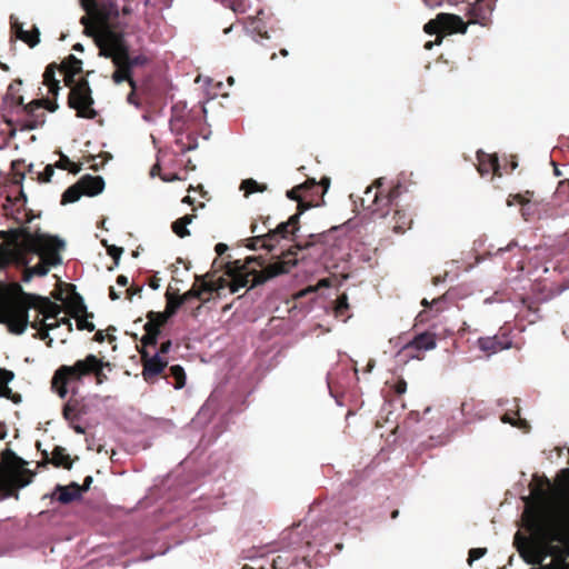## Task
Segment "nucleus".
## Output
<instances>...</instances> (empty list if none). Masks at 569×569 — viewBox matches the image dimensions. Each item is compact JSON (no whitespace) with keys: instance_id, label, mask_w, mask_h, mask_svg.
Masks as SVG:
<instances>
[{"instance_id":"1","label":"nucleus","mask_w":569,"mask_h":569,"mask_svg":"<svg viewBox=\"0 0 569 569\" xmlns=\"http://www.w3.org/2000/svg\"><path fill=\"white\" fill-rule=\"evenodd\" d=\"M320 237L321 234H310V241H307L303 244L297 243L295 246V250L289 249L288 251L283 252L278 261L268 264L260 271L254 269L250 270L248 264L257 261L258 264L262 267L263 260L261 258H248L246 262H241V260H234L228 261L226 263V274L230 277V281L223 277H219L214 280L212 279L213 274L210 272L206 273L204 276H197V281H203L208 296H212L213 293L219 296L221 290L226 288H229L231 293H234L241 288L248 286L249 288H254L274 277L288 273L291 268L298 263V251L310 247L318 239H320Z\"/></svg>"},{"instance_id":"2","label":"nucleus","mask_w":569,"mask_h":569,"mask_svg":"<svg viewBox=\"0 0 569 569\" xmlns=\"http://www.w3.org/2000/svg\"><path fill=\"white\" fill-rule=\"evenodd\" d=\"M0 236L14 246L18 263L26 266L22 273L24 282L33 276H46L50 266L61 263L60 251L64 242L56 236L32 233L28 227L1 231Z\"/></svg>"},{"instance_id":"3","label":"nucleus","mask_w":569,"mask_h":569,"mask_svg":"<svg viewBox=\"0 0 569 569\" xmlns=\"http://www.w3.org/2000/svg\"><path fill=\"white\" fill-rule=\"evenodd\" d=\"M528 530L538 545L537 551L530 558H526L529 563H540L546 557L551 556L553 563L569 569L566 562L569 557V547L556 543H566L567 535L555 518L545 511H537L528 522Z\"/></svg>"},{"instance_id":"4","label":"nucleus","mask_w":569,"mask_h":569,"mask_svg":"<svg viewBox=\"0 0 569 569\" xmlns=\"http://www.w3.org/2000/svg\"><path fill=\"white\" fill-rule=\"evenodd\" d=\"M104 369L112 370V365L89 353L83 359H78L73 365H62L53 373L51 387L57 395L63 399L69 391L77 395L79 386L86 378H93L97 386H101L109 380Z\"/></svg>"},{"instance_id":"5","label":"nucleus","mask_w":569,"mask_h":569,"mask_svg":"<svg viewBox=\"0 0 569 569\" xmlns=\"http://www.w3.org/2000/svg\"><path fill=\"white\" fill-rule=\"evenodd\" d=\"M37 295L23 290L20 283L12 282L0 288V323L14 335H22L29 323V310Z\"/></svg>"},{"instance_id":"6","label":"nucleus","mask_w":569,"mask_h":569,"mask_svg":"<svg viewBox=\"0 0 569 569\" xmlns=\"http://www.w3.org/2000/svg\"><path fill=\"white\" fill-rule=\"evenodd\" d=\"M330 186V179L323 177L320 181L308 178L303 183L288 190L286 196L297 201V211L303 213L306 210L319 207L325 203L323 197Z\"/></svg>"},{"instance_id":"7","label":"nucleus","mask_w":569,"mask_h":569,"mask_svg":"<svg viewBox=\"0 0 569 569\" xmlns=\"http://www.w3.org/2000/svg\"><path fill=\"white\" fill-rule=\"evenodd\" d=\"M381 186L382 179L380 178L376 180L372 186L367 187L361 198V206L363 209L370 210L373 214L388 216V212H385V208L393 203L397 204V199L401 198L408 190L407 187L397 182L387 193H383V191L379 190Z\"/></svg>"},{"instance_id":"8","label":"nucleus","mask_w":569,"mask_h":569,"mask_svg":"<svg viewBox=\"0 0 569 569\" xmlns=\"http://www.w3.org/2000/svg\"><path fill=\"white\" fill-rule=\"evenodd\" d=\"M93 103L89 81L86 78H80L68 94V107L76 110L79 118L94 119L98 112L93 109Z\"/></svg>"},{"instance_id":"9","label":"nucleus","mask_w":569,"mask_h":569,"mask_svg":"<svg viewBox=\"0 0 569 569\" xmlns=\"http://www.w3.org/2000/svg\"><path fill=\"white\" fill-rule=\"evenodd\" d=\"M142 365V377L146 382L154 383L160 377L163 378L168 359L159 353L151 355L148 350H138Z\"/></svg>"},{"instance_id":"10","label":"nucleus","mask_w":569,"mask_h":569,"mask_svg":"<svg viewBox=\"0 0 569 569\" xmlns=\"http://www.w3.org/2000/svg\"><path fill=\"white\" fill-rule=\"evenodd\" d=\"M399 200L400 198L397 199V204L393 203L385 208V212H388V216L379 214L378 217L382 218L386 227L390 228L395 233H405L411 228L413 220L411 214L400 207Z\"/></svg>"},{"instance_id":"11","label":"nucleus","mask_w":569,"mask_h":569,"mask_svg":"<svg viewBox=\"0 0 569 569\" xmlns=\"http://www.w3.org/2000/svg\"><path fill=\"white\" fill-rule=\"evenodd\" d=\"M129 50V46L124 40V36L121 32L107 30L102 37V43L100 46V53L110 58L111 60H120Z\"/></svg>"},{"instance_id":"12","label":"nucleus","mask_w":569,"mask_h":569,"mask_svg":"<svg viewBox=\"0 0 569 569\" xmlns=\"http://www.w3.org/2000/svg\"><path fill=\"white\" fill-rule=\"evenodd\" d=\"M33 477L34 473L26 468H22L11 477L6 468L0 465V493L3 495V497H10L17 487L22 488L28 486Z\"/></svg>"},{"instance_id":"13","label":"nucleus","mask_w":569,"mask_h":569,"mask_svg":"<svg viewBox=\"0 0 569 569\" xmlns=\"http://www.w3.org/2000/svg\"><path fill=\"white\" fill-rule=\"evenodd\" d=\"M74 396L76 395H72L64 403L62 416L70 423V427L76 433L84 435L86 429L80 425H77L76 421L89 412V406L86 403L83 398H77Z\"/></svg>"},{"instance_id":"14","label":"nucleus","mask_w":569,"mask_h":569,"mask_svg":"<svg viewBox=\"0 0 569 569\" xmlns=\"http://www.w3.org/2000/svg\"><path fill=\"white\" fill-rule=\"evenodd\" d=\"M437 346L436 333L425 331L416 335L412 340L406 343L402 351L407 357L421 360L426 351L435 349Z\"/></svg>"},{"instance_id":"15","label":"nucleus","mask_w":569,"mask_h":569,"mask_svg":"<svg viewBox=\"0 0 569 569\" xmlns=\"http://www.w3.org/2000/svg\"><path fill=\"white\" fill-rule=\"evenodd\" d=\"M496 1L497 0H473L472 2H468V23H478L482 27L489 26Z\"/></svg>"},{"instance_id":"16","label":"nucleus","mask_w":569,"mask_h":569,"mask_svg":"<svg viewBox=\"0 0 569 569\" xmlns=\"http://www.w3.org/2000/svg\"><path fill=\"white\" fill-rule=\"evenodd\" d=\"M197 117L188 110L186 103L178 102L171 108L170 129L176 134L194 127Z\"/></svg>"},{"instance_id":"17","label":"nucleus","mask_w":569,"mask_h":569,"mask_svg":"<svg viewBox=\"0 0 569 569\" xmlns=\"http://www.w3.org/2000/svg\"><path fill=\"white\" fill-rule=\"evenodd\" d=\"M119 17V6L116 0H99L92 14V36L98 27L107 26Z\"/></svg>"},{"instance_id":"18","label":"nucleus","mask_w":569,"mask_h":569,"mask_svg":"<svg viewBox=\"0 0 569 569\" xmlns=\"http://www.w3.org/2000/svg\"><path fill=\"white\" fill-rule=\"evenodd\" d=\"M300 216L298 211L292 214L287 221L279 223L274 229L268 231L269 239H289L295 236L300 227Z\"/></svg>"},{"instance_id":"19","label":"nucleus","mask_w":569,"mask_h":569,"mask_svg":"<svg viewBox=\"0 0 569 569\" xmlns=\"http://www.w3.org/2000/svg\"><path fill=\"white\" fill-rule=\"evenodd\" d=\"M477 170L480 173L481 177H485L489 173H492L493 176L501 177V168L499 164L498 157L496 154H489L483 152L482 150H479L477 152Z\"/></svg>"},{"instance_id":"20","label":"nucleus","mask_w":569,"mask_h":569,"mask_svg":"<svg viewBox=\"0 0 569 569\" xmlns=\"http://www.w3.org/2000/svg\"><path fill=\"white\" fill-rule=\"evenodd\" d=\"M38 311V317L41 315L43 319H58L62 312V306L51 301L48 297L37 295L32 302V308Z\"/></svg>"},{"instance_id":"21","label":"nucleus","mask_w":569,"mask_h":569,"mask_svg":"<svg viewBox=\"0 0 569 569\" xmlns=\"http://www.w3.org/2000/svg\"><path fill=\"white\" fill-rule=\"evenodd\" d=\"M530 492L539 505H546L551 495V483L549 479L546 477L535 476L530 485Z\"/></svg>"},{"instance_id":"22","label":"nucleus","mask_w":569,"mask_h":569,"mask_svg":"<svg viewBox=\"0 0 569 569\" xmlns=\"http://www.w3.org/2000/svg\"><path fill=\"white\" fill-rule=\"evenodd\" d=\"M438 22H441L442 32L446 33H466L469 24L461 17L445 12L438 13Z\"/></svg>"},{"instance_id":"23","label":"nucleus","mask_w":569,"mask_h":569,"mask_svg":"<svg viewBox=\"0 0 569 569\" xmlns=\"http://www.w3.org/2000/svg\"><path fill=\"white\" fill-rule=\"evenodd\" d=\"M478 347L487 355H492L510 348L511 341L505 336L482 337L478 339Z\"/></svg>"},{"instance_id":"24","label":"nucleus","mask_w":569,"mask_h":569,"mask_svg":"<svg viewBox=\"0 0 569 569\" xmlns=\"http://www.w3.org/2000/svg\"><path fill=\"white\" fill-rule=\"evenodd\" d=\"M46 463H51L57 468L61 467L68 470L72 468V459L66 452V449L60 446L54 447L51 457H49V453L47 451H42V462L39 463V466Z\"/></svg>"},{"instance_id":"25","label":"nucleus","mask_w":569,"mask_h":569,"mask_svg":"<svg viewBox=\"0 0 569 569\" xmlns=\"http://www.w3.org/2000/svg\"><path fill=\"white\" fill-rule=\"evenodd\" d=\"M43 102L44 101H41L40 99H36L23 106V111L28 117H30V123L27 124L28 129L33 130L44 122V113H37L38 110L42 109Z\"/></svg>"},{"instance_id":"26","label":"nucleus","mask_w":569,"mask_h":569,"mask_svg":"<svg viewBox=\"0 0 569 569\" xmlns=\"http://www.w3.org/2000/svg\"><path fill=\"white\" fill-rule=\"evenodd\" d=\"M122 59L120 60H111L112 63L116 66V70L114 72L112 73V80L114 83L119 84L123 81H127L129 83V86L131 87V89L136 90L137 89V83L136 81L133 80L132 78V71H130V69L127 67L126 63H122L123 61H121Z\"/></svg>"},{"instance_id":"27","label":"nucleus","mask_w":569,"mask_h":569,"mask_svg":"<svg viewBox=\"0 0 569 569\" xmlns=\"http://www.w3.org/2000/svg\"><path fill=\"white\" fill-rule=\"evenodd\" d=\"M176 136L174 143L179 148V152L186 153L198 147V137L196 136L193 128L184 130L180 134Z\"/></svg>"},{"instance_id":"28","label":"nucleus","mask_w":569,"mask_h":569,"mask_svg":"<svg viewBox=\"0 0 569 569\" xmlns=\"http://www.w3.org/2000/svg\"><path fill=\"white\" fill-rule=\"evenodd\" d=\"M93 180L94 179H91V174H84L83 177H81L74 184L69 187L62 193L61 203L66 204V203H72V202L78 201L81 198V196H83L82 190H81L82 184H84V182H89V181H93Z\"/></svg>"},{"instance_id":"29","label":"nucleus","mask_w":569,"mask_h":569,"mask_svg":"<svg viewBox=\"0 0 569 569\" xmlns=\"http://www.w3.org/2000/svg\"><path fill=\"white\" fill-rule=\"evenodd\" d=\"M144 335L142 336L140 342L141 347L138 350H148L149 347H156L158 345V339L161 333V328L151 322H146L143 326Z\"/></svg>"},{"instance_id":"30","label":"nucleus","mask_w":569,"mask_h":569,"mask_svg":"<svg viewBox=\"0 0 569 569\" xmlns=\"http://www.w3.org/2000/svg\"><path fill=\"white\" fill-rule=\"evenodd\" d=\"M67 312L71 318L87 313V306L78 292H73L66 302Z\"/></svg>"},{"instance_id":"31","label":"nucleus","mask_w":569,"mask_h":569,"mask_svg":"<svg viewBox=\"0 0 569 569\" xmlns=\"http://www.w3.org/2000/svg\"><path fill=\"white\" fill-rule=\"evenodd\" d=\"M57 490L59 491L58 501L61 503H69L81 497L80 486L76 482L69 486H58Z\"/></svg>"},{"instance_id":"32","label":"nucleus","mask_w":569,"mask_h":569,"mask_svg":"<svg viewBox=\"0 0 569 569\" xmlns=\"http://www.w3.org/2000/svg\"><path fill=\"white\" fill-rule=\"evenodd\" d=\"M86 14L81 17L80 23L84 27V32L92 36V14L97 8L98 0H81Z\"/></svg>"},{"instance_id":"33","label":"nucleus","mask_w":569,"mask_h":569,"mask_svg":"<svg viewBox=\"0 0 569 569\" xmlns=\"http://www.w3.org/2000/svg\"><path fill=\"white\" fill-rule=\"evenodd\" d=\"M13 28H16L17 37L26 42L29 47L33 48L39 43L40 32L37 27H33V29L30 31H24L22 26L16 22Z\"/></svg>"},{"instance_id":"34","label":"nucleus","mask_w":569,"mask_h":569,"mask_svg":"<svg viewBox=\"0 0 569 569\" xmlns=\"http://www.w3.org/2000/svg\"><path fill=\"white\" fill-rule=\"evenodd\" d=\"M91 179H94L93 181L84 182L82 184V193L83 196L88 197H94L101 193L104 189V180L100 176H91Z\"/></svg>"},{"instance_id":"35","label":"nucleus","mask_w":569,"mask_h":569,"mask_svg":"<svg viewBox=\"0 0 569 569\" xmlns=\"http://www.w3.org/2000/svg\"><path fill=\"white\" fill-rule=\"evenodd\" d=\"M196 216L194 214H184L183 217L177 219L172 222L171 229L179 238H186L190 236V231L187 226L190 224Z\"/></svg>"},{"instance_id":"36","label":"nucleus","mask_w":569,"mask_h":569,"mask_svg":"<svg viewBox=\"0 0 569 569\" xmlns=\"http://www.w3.org/2000/svg\"><path fill=\"white\" fill-rule=\"evenodd\" d=\"M206 290H207V288H204L203 281L196 280L193 286L191 287V289L188 290L187 292H184L183 295H180V297L184 303L192 298H196V299H199L202 301H208L209 297L208 298L203 297L204 295H207Z\"/></svg>"},{"instance_id":"37","label":"nucleus","mask_w":569,"mask_h":569,"mask_svg":"<svg viewBox=\"0 0 569 569\" xmlns=\"http://www.w3.org/2000/svg\"><path fill=\"white\" fill-rule=\"evenodd\" d=\"M164 379L172 378L173 387L176 389H181L186 385V372L184 369L180 365H174L169 368V373L163 376Z\"/></svg>"},{"instance_id":"38","label":"nucleus","mask_w":569,"mask_h":569,"mask_svg":"<svg viewBox=\"0 0 569 569\" xmlns=\"http://www.w3.org/2000/svg\"><path fill=\"white\" fill-rule=\"evenodd\" d=\"M166 309L164 312L167 313V317L172 318L178 309L184 303L181 299L180 295L178 293H171L170 291L166 292Z\"/></svg>"},{"instance_id":"39","label":"nucleus","mask_w":569,"mask_h":569,"mask_svg":"<svg viewBox=\"0 0 569 569\" xmlns=\"http://www.w3.org/2000/svg\"><path fill=\"white\" fill-rule=\"evenodd\" d=\"M40 318L37 316L32 321L29 320L28 326L37 330V333L33 336L46 342L47 347L51 348L53 339L49 335V330L41 326Z\"/></svg>"},{"instance_id":"40","label":"nucleus","mask_w":569,"mask_h":569,"mask_svg":"<svg viewBox=\"0 0 569 569\" xmlns=\"http://www.w3.org/2000/svg\"><path fill=\"white\" fill-rule=\"evenodd\" d=\"M60 71H70L76 73H82V61L69 54L59 66Z\"/></svg>"},{"instance_id":"41","label":"nucleus","mask_w":569,"mask_h":569,"mask_svg":"<svg viewBox=\"0 0 569 569\" xmlns=\"http://www.w3.org/2000/svg\"><path fill=\"white\" fill-rule=\"evenodd\" d=\"M240 189L244 191V197H248L254 192H264L268 189V186L266 183H259L254 179L249 178L241 182Z\"/></svg>"},{"instance_id":"42","label":"nucleus","mask_w":569,"mask_h":569,"mask_svg":"<svg viewBox=\"0 0 569 569\" xmlns=\"http://www.w3.org/2000/svg\"><path fill=\"white\" fill-rule=\"evenodd\" d=\"M14 373L11 370H7L0 367V396L10 398L11 389L8 383L12 381Z\"/></svg>"},{"instance_id":"43","label":"nucleus","mask_w":569,"mask_h":569,"mask_svg":"<svg viewBox=\"0 0 569 569\" xmlns=\"http://www.w3.org/2000/svg\"><path fill=\"white\" fill-rule=\"evenodd\" d=\"M56 167L59 169L68 170L72 174H77L81 171L82 164L72 162L67 156L61 154L60 159L56 162Z\"/></svg>"},{"instance_id":"44","label":"nucleus","mask_w":569,"mask_h":569,"mask_svg":"<svg viewBox=\"0 0 569 569\" xmlns=\"http://www.w3.org/2000/svg\"><path fill=\"white\" fill-rule=\"evenodd\" d=\"M349 309L348 296L346 293L340 295L336 300L335 315L338 318L347 319V311Z\"/></svg>"},{"instance_id":"45","label":"nucleus","mask_w":569,"mask_h":569,"mask_svg":"<svg viewBox=\"0 0 569 569\" xmlns=\"http://www.w3.org/2000/svg\"><path fill=\"white\" fill-rule=\"evenodd\" d=\"M93 318V313L92 312H87V313H83V315H80L78 317H74L76 321H77V329L78 330H87V331H93L96 329V326L93 322L89 321V319Z\"/></svg>"},{"instance_id":"46","label":"nucleus","mask_w":569,"mask_h":569,"mask_svg":"<svg viewBox=\"0 0 569 569\" xmlns=\"http://www.w3.org/2000/svg\"><path fill=\"white\" fill-rule=\"evenodd\" d=\"M532 196H533V192L529 191V190H527L523 193L509 194V197L507 198V206L511 207L515 203L526 206L527 203L530 202Z\"/></svg>"},{"instance_id":"47","label":"nucleus","mask_w":569,"mask_h":569,"mask_svg":"<svg viewBox=\"0 0 569 569\" xmlns=\"http://www.w3.org/2000/svg\"><path fill=\"white\" fill-rule=\"evenodd\" d=\"M123 57L124 58H122L121 61H123L122 63L127 64V67L130 69V71H132V69L134 67L144 66L148 62V58L146 56L138 54V56L131 57L129 54V50L127 51V53Z\"/></svg>"},{"instance_id":"48","label":"nucleus","mask_w":569,"mask_h":569,"mask_svg":"<svg viewBox=\"0 0 569 569\" xmlns=\"http://www.w3.org/2000/svg\"><path fill=\"white\" fill-rule=\"evenodd\" d=\"M147 319H148V322H151V323L157 325L158 327L162 328L168 322L170 317H167V313L164 311L157 312V311L151 310L147 313Z\"/></svg>"},{"instance_id":"49","label":"nucleus","mask_w":569,"mask_h":569,"mask_svg":"<svg viewBox=\"0 0 569 569\" xmlns=\"http://www.w3.org/2000/svg\"><path fill=\"white\" fill-rule=\"evenodd\" d=\"M475 406H476L475 399L465 400L461 403L462 415L466 417H470V418H472V417L482 418L481 410L479 412H473Z\"/></svg>"},{"instance_id":"50","label":"nucleus","mask_w":569,"mask_h":569,"mask_svg":"<svg viewBox=\"0 0 569 569\" xmlns=\"http://www.w3.org/2000/svg\"><path fill=\"white\" fill-rule=\"evenodd\" d=\"M57 69H59V66H58L57 63H54V62H53V63H50V64L46 68L44 72H43V83H44L46 86H48V84H50V83H53V82L58 81V80L56 79V70H57Z\"/></svg>"},{"instance_id":"51","label":"nucleus","mask_w":569,"mask_h":569,"mask_svg":"<svg viewBox=\"0 0 569 569\" xmlns=\"http://www.w3.org/2000/svg\"><path fill=\"white\" fill-rule=\"evenodd\" d=\"M102 244L107 247L108 254L113 259L114 264L118 266L121 254L123 252V248L117 246H107L106 240H102Z\"/></svg>"},{"instance_id":"52","label":"nucleus","mask_w":569,"mask_h":569,"mask_svg":"<svg viewBox=\"0 0 569 569\" xmlns=\"http://www.w3.org/2000/svg\"><path fill=\"white\" fill-rule=\"evenodd\" d=\"M440 23L441 22H438V16H437L435 19H431L430 21H428L425 24L423 30L428 34L440 33V32H442V27L440 26Z\"/></svg>"},{"instance_id":"53","label":"nucleus","mask_w":569,"mask_h":569,"mask_svg":"<svg viewBox=\"0 0 569 569\" xmlns=\"http://www.w3.org/2000/svg\"><path fill=\"white\" fill-rule=\"evenodd\" d=\"M486 553L487 548H471L468 552V565L471 566L475 560L482 558Z\"/></svg>"},{"instance_id":"54","label":"nucleus","mask_w":569,"mask_h":569,"mask_svg":"<svg viewBox=\"0 0 569 569\" xmlns=\"http://www.w3.org/2000/svg\"><path fill=\"white\" fill-rule=\"evenodd\" d=\"M556 193L560 197H563L566 200H569V180H562L558 183Z\"/></svg>"},{"instance_id":"55","label":"nucleus","mask_w":569,"mask_h":569,"mask_svg":"<svg viewBox=\"0 0 569 569\" xmlns=\"http://www.w3.org/2000/svg\"><path fill=\"white\" fill-rule=\"evenodd\" d=\"M54 167L56 164H47L44 167L43 172L39 174V181L40 182H49L54 173Z\"/></svg>"},{"instance_id":"56","label":"nucleus","mask_w":569,"mask_h":569,"mask_svg":"<svg viewBox=\"0 0 569 569\" xmlns=\"http://www.w3.org/2000/svg\"><path fill=\"white\" fill-rule=\"evenodd\" d=\"M261 237L264 238L262 240L261 248H263L268 251H272L276 248L277 243L279 242V239H269L268 232L264 234H261Z\"/></svg>"},{"instance_id":"57","label":"nucleus","mask_w":569,"mask_h":569,"mask_svg":"<svg viewBox=\"0 0 569 569\" xmlns=\"http://www.w3.org/2000/svg\"><path fill=\"white\" fill-rule=\"evenodd\" d=\"M62 72H63V74H64V84H66L67 87H69V88H70V90H72V87H76V86H77L78 80H76V76H77L78 73H76V72H70V71H62Z\"/></svg>"},{"instance_id":"58","label":"nucleus","mask_w":569,"mask_h":569,"mask_svg":"<svg viewBox=\"0 0 569 569\" xmlns=\"http://www.w3.org/2000/svg\"><path fill=\"white\" fill-rule=\"evenodd\" d=\"M392 388H393V391H395V393H396V395L401 396V395H403V393L406 392V390H407V382H406V380H405V379L399 378V379L395 382V385H393V387H392Z\"/></svg>"},{"instance_id":"59","label":"nucleus","mask_w":569,"mask_h":569,"mask_svg":"<svg viewBox=\"0 0 569 569\" xmlns=\"http://www.w3.org/2000/svg\"><path fill=\"white\" fill-rule=\"evenodd\" d=\"M263 239L264 238L261 237V234L254 236L248 240L247 247L251 250H257L258 248H261Z\"/></svg>"},{"instance_id":"60","label":"nucleus","mask_w":569,"mask_h":569,"mask_svg":"<svg viewBox=\"0 0 569 569\" xmlns=\"http://www.w3.org/2000/svg\"><path fill=\"white\" fill-rule=\"evenodd\" d=\"M259 24H260L259 20H252V22H251L252 32H256L261 39H268L269 36H268L267 31H262V29L260 28Z\"/></svg>"},{"instance_id":"61","label":"nucleus","mask_w":569,"mask_h":569,"mask_svg":"<svg viewBox=\"0 0 569 569\" xmlns=\"http://www.w3.org/2000/svg\"><path fill=\"white\" fill-rule=\"evenodd\" d=\"M142 289H143L142 286H134V284L130 286L126 290L127 299L132 300L133 296L140 295L142 292Z\"/></svg>"},{"instance_id":"62","label":"nucleus","mask_w":569,"mask_h":569,"mask_svg":"<svg viewBox=\"0 0 569 569\" xmlns=\"http://www.w3.org/2000/svg\"><path fill=\"white\" fill-rule=\"evenodd\" d=\"M171 347H172L171 340L163 341L160 345V348L156 353H159L161 357H164L167 353H169V351L171 350Z\"/></svg>"},{"instance_id":"63","label":"nucleus","mask_w":569,"mask_h":569,"mask_svg":"<svg viewBox=\"0 0 569 569\" xmlns=\"http://www.w3.org/2000/svg\"><path fill=\"white\" fill-rule=\"evenodd\" d=\"M9 252L0 246V270L9 263Z\"/></svg>"},{"instance_id":"64","label":"nucleus","mask_w":569,"mask_h":569,"mask_svg":"<svg viewBox=\"0 0 569 569\" xmlns=\"http://www.w3.org/2000/svg\"><path fill=\"white\" fill-rule=\"evenodd\" d=\"M538 567H535L532 569H566V568H562L561 566L557 565V563H553V562H550V563H547V565H543L542 562L540 563H537Z\"/></svg>"}]
</instances>
